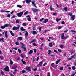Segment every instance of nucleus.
Wrapping results in <instances>:
<instances>
[{
	"label": "nucleus",
	"mask_w": 76,
	"mask_h": 76,
	"mask_svg": "<svg viewBox=\"0 0 76 76\" xmlns=\"http://www.w3.org/2000/svg\"><path fill=\"white\" fill-rule=\"evenodd\" d=\"M31 67L30 66L26 68V70H28V72H31Z\"/></svg>",
	"instance_id": "nucleus-5"
},
{
	"label": "nucleus",
	"mask_w": 76,
	"mask_h": 76,
	"mask_svg": "<svg viewBox=\"0 0 76 76\" xmlns=\"http://www.w3.org/2000/svg\"><path fill=\"white\" fill-rule=\"evenodd\" d=\"M18 41H22L23 40L22 37H19L18 38L16 39Z\"/></svg>",
	"instance_id": "nucleus-9"
},
{
	"label": "nucleus",
	"mask_w": 76,
	"mask_h": 76,
	"mask_svg": "<svg viewBox=\"0 0 76 76\" xmlns=\"http://www.w3.org/2000/svg\"><path fill=\"white\" fill-rule=\"evenodd\" d=\"M54 63H52L51 64V67H53L54 66Z\"/></svg>",
	"instance_id": "nucleus-43"
},
{
	"label": "nucleus",
	"mask_w": 76,
	"mask_h": 76,
	"mask_svg": "<svg viewBox=\"0 0 76 76\" xmlns=\"http://www.w3.org/2000/svg\"><path fill=\"white\" fill-rule=\"evenodd\" d=\"M72 69L73 70H76V68L75 67V66H74L72 67Z\"/></svg>",
	"instance_id": "nucleus-26"
},
{
	"label": "nucleus",
	"mask_w": 76,
	"mask_h": 76,
	"mask_svg": "<svg viewBox=\"0 0 76 76\" xmlns=\"http://www.w3.org/2000/svg\"><path fill=\"white\" fill-rule=\"evenodd\" d=\"M21 44L22 45V46H21V48L24 49V52L26 51V48L24 47V46H25V45H24V44H23V43H21Z\"/></svg>",
	"instance_id": "nucleus-3"
},
{
	"label": "nucleus",
	"mask_w": 76,
	"mask_h": 76,
	"mask_svg": "<svg viewBox=\"0 0 76 76\" xmlns=\"http://www.w3.org/2000/svg\"><path fill=\"white\" fill-rule=\"evenodd\" d=\"M21 31H25L26 29H24L23 27H21L20 28Z\"/></svg>",
	"instance_id": "nucleus-19"
},
{
	"label": "nucleus",
	"mask_w": 76,
	"mask_h": 76,
	"mask_svg": "<svg viewBox=\"0 0 76 76\" xmlns=\"http://www.w3.org/2000/svg\"><path fill=\"white\" fill-rule=\"evenodd\" d=\"M48 19H45V21H44V23H45L47 22H48Z\"/></svg>",
	"instance_id": "nucleus-32"
},
{
	"label": "nucleus",
	"mask_w": 76,
	"mask_h": 76,
	"mask_svg": "<svg viewBox=\"0 0 76 76\" xmlns=\"http://www.w3.org/2000/svg\"><path fill=\"white\" fill-rule=\"evenodd\" d=\"M17 7H19V8H22V6L19 5H17Z\"/></svg>",
	"instance_id": "nucleus-21"
},
{
	"label": "nucleus",
	"mask_w": 76,
	"mask_h": 76,
	"mask_svg": "<svg viewBox=\"0 0 76 76\" xmlns=\"http://www.w3.org/2000/svg\"><path fill=\"white\" fill-rule=\"evenodd\" d=\"M58 51L59 52H60V53H61L62 52L61 50L60 49H58Z\"/></svg>",
	"instance_id": "nucleus-46"
},
{
	"label": "nucleus",
	"mask_w": 76,
	"mask_h": 76,
	"mask_svg": "<svg viewBox=\"0 0 76 76\" xmlns=\"http://www.w3.org/2000/svg\"><path fill=\"white\" fill-rule=\"evenodd\" d=\"M37 70V68H35L33 69L34 71H36Z\"/></svg>",
	"instance_id": "nucleus-58"
},
{
	"label": "nucleus",
	"mask_w": 76,
	"mask_h": 76,
	"mask_svg": "<svg viewBox=\"0 0 76 76\" xmlns=\"http://www.w3.org/2000/svg\"><path fill=\"white\" fill-rule=\"evenodd\" d=\"M32 10L33 11V12H38V10L37 9L33 8L32 9Z\"/></svg>",
	"instance_id": "nucleus-10"
},
{
	"label": "nucleus",
	"mask_w": 76,
	"mask_h": 76,
	"mask_svg": "<svg viewBox=\"0 0 76 76\" xmlns=\"http://www.w3.org/2000/svg\"><path fill=\"white\" fill-rule=\"evenodd\" d=\"M44 18H43L42 19H40V21H42V20H44Z\"/></svg>",
	"instance_id": "nucleus-51"
},
{
	"label": "nucleus",
	"mask_w": 76,
	"mask_h": 76,
	"mask_svg": "<svg viewBox=\"0 0 76 76\" xmlns=\"http://www.w3.org/2000/svg\"><path fill=\"white\" fill-rule=\"evenodd\" d=\"M15 18V15H13L11 17V18L12 19H13V18Z\"/></svg>",
	"instance_id": "nucleus-40"
},
{
	"label": "nucleus",
	"mask_w": 76,
	"mask_h": 76,
	"mask_svg": "<svg viewBox=\"0 0 76 76\" xmlns=\"http://www.w3.org/2000/svg\"><path fill=\"white\" fill-rule=\"evenodd\" d=\"M28 32L26 33L25 34V36H28Z\"/></svg>",
	"instance_id": "nucleus-39"
},
{
	"label": "nucleus",
	"mask_w": 76,
	"mask_h": 76,
	"mask_svg": "<svg viewBox=\"0 0 76 76\" xmlns=\"http://www.w3.org/2000/svg\"><path fill=\"white\" fill-rule=\"evenodd\" d=\"M60 20H61V19H58V18H56V22H58V21H60Z\"/></svg>",
	"instance_id": "nucleus-28"
},
{
	"label": "nucleus",
	"mask_w": 76,
	"mask_h": 76,
	"mask_svg": "<svg viewBox=\"0 0 76 76\" xmlns=\"http://www.w3.org/2000/svg\"><path fill=\"white\" fill-rule=\"evenodd\" d=\"M29 13V12L27 11H26L24 13V15H27Z\"/></svg>",
	"instance_id": "nucleus-24"
},
{
	"label": "nucleus",
	"mask_w": 76,
	"mask_h": 76,
	"mask_svg": "<svg viewBox=\"0 0 76 76\" xmlns=\"http://www.w3.org/2000/svg\"><path fill=\"white\" fill-rule=\"evenodd\" d=\"M71 31L72 32H75V34H76V31L73 30H71Z\"/></svg>",
	"instance_id": "nucleus-35"
},
{
	"label": "nucleus",
	"mask_w": 76,
	"mask_h": 76,
	"mask_svg": "<svg viewBox=\"0 0 76 76\" xmlns=\"http://www.w3.org/2000/svg\"><path fill=\"white\" fill-rule=\"evenodd\" d=\"M4 39V38L2 37V38H0V41H2Z\"/></svg>",
	"instance_id": "nucleus-52"
},
{
	"label": "nucleus",
	"mask_w": 76,
	"mask_h": 76,
	"mask_svg": "<svg viewBox=\"0 0 76 76\" xmlns=\"http://www.w3.org/2000/svg\"><path fill=\"white\" fill-rule=\"evenodd\" d=\"M4 70L6 72H9V66H7L4 68Z\"/></svg>",
	"instance_id": "nucleus-7"
},
{
	"label": "nucleus",
	"mask_w": 76,
	"mask_h": 76,
	"mask_svg": "<svg viewBox=\"0 0 76 76\" xmlns=\"http://www.w3.org/2000/svg\"><path fill=\"white\" fill-rule=\"evenodd\" d=\"M0 58L1 59V60H3V58L2 57V56L1 55L0 56Z\"/></svg>",
	"instance_id": "nucleus-61"
},
{
	"label": "nucleus",
	"mask_w": 76,
	"mask_h": 76,
	"mask_svg": "<svg viewBox=\"0 0 76 76\" xmlns=\"http://www.w3.org/2000/svg\"><path fill=\"white\" fill-rule=\"evenodd\" d=\"M48 52H49V53H48V55H50V54H51V53H52V52H51V51L50 50H49Z\"/></svg>",
	"instance_id": "nucleus-29"
},
{
	"label": "nucleus",
	"mask_w": 76,
	"mask_h": 76,
	"mask_svg": "<svg viewBox=\"0 0 76 76\" xmlns=\"http://www.w3.org/2000/svg\"><path fill=\"white\" fill-rule=\"evenodd\" d=\"M16 68H17V66H15L13 68V69H16Z\"/></svg>",
	"instance_id": "nucleus-48"
},
{
	"label": "nucleus",
	"mask_w": 76,
	"mask_h": 76,
	"mask_svg": "<svg viewBox=\"0 0 76 76\" xmlns=\"http://www.w3.org/2000/svg\"><path fill=\"white\" fill-rule=\"evenodd\" d=\"M32 53H33V50H30V51L29 53V54H32Z\"/></svg>",
	"instance_id": "nucleus-18"
},
{
	"label": "nucleus",
	"mask_w": 76,
	"mask_h": 76,
	"mask_svg": "<svg viewBox=\"0 0 76 76\" xmlns=\"http://www.w3.org/2000/svg\"><path fill=\"white\" fill-rule=\"evenodd\" d=\"M21 61L23 63V64H26V62L25 61H23V58H22L21 59Z\"/></svg>",
	"instance_id": "nucleus-17"
},
{
	"label": "nucleus",
	"mask_w": 76,
	"mask_h": 76,
	"mask_svg": "<svg viewBox=\"0 0 76 76\" xmlns=\"http://www.w3.org/2000/svg\"><path fill=\"white\" fill-rule=\"evenodd\" d=\"M60 61V60H58L56 62V64H58V63H59V61Z\"/></svg>",
	"instance_id": "nucleus-25"
},
{
	"label": "nucleus",
	"mask_w": 76,
	"mask_h": 76,
	"mask_svg": "<svg viewBox=\"0 0 76 76\" xmlns=\"http://www.w3.org/2000/svg\"><path fill=\"white\" fill-rule=\"evenodd\" d=\"M28 21H29V22H31V18H28Z\"/></svg>",
	"instance_id": "nucleus-44"
},
{
	"label": "nucleus",
	"mask_w": 76,
	"mask_h": 76,
	"mask_svg": "<svg viewBox=\"0 0 76 76\" xmlns=\"http://www.w3.org/2000/svg\"><path fill=\"white\" fill-rule=\"evenodd\" d=\"M3 12H6V13H9V12H10V11H3Z\"/></svg>",
	"instance_id": "nucleus-36"
},
{
	"label": "nucleus",
	"mask_w": 76,
	"mask_h": 76,
	"mask_svg": "<svg viewBox=\"0 0 76 76\" xmlns=\"http://www.w3.org/2000/svg\"><path fill=\"white\" fill-rule=\"evenodd\" d=\"M16 22V23H19V20H17Z\"/></svg>",
	"instance_id": "nucleus-47"
},
{
	"label": "nucleus",
	"mask_w": 76,
	"mask_h": 76,
	"mask_svg": "<svg viewBox=\"0 0 76 76\" xmlns=\"http://www.w3.org/2000/svg\"><path fill=\"white\" fill-rule=\"evenodd\" d=\"M69 15L71 16V18L73 20H75V15H73V14L71 13H69Z\"/></svg>",
	"instance_id": "nucleus-1"
},
{
	"label": "nucleus",
	"mask_w": 76,
	"mask_h": 76,
	"mask_svg": "<svg viewBox=\"0 0 76 76\" xmlns=\"http://www.w3.org/2000/svg\"><path fill=\"white\" fill-rule=\"evenodd\" d=\"M19 28H20V26H18V27H13L12 28V30L13 31H19Z\"/></svg>",
	"instance_id": "nucleus-2"
},
{
	"label": "nucleus",
	"mask_w": 76,
	"mask_h": 76,
	"mask_svg": "<svg viewBox=\"0 0 76 76\" xmlns=\"http://www.w3.org/2000/svg\"><path fill=\"white\" fill-rule=\"evenodd\" d=\"M57 15V13H54L53 14V16H54L55 15Z\"/></svg>",
	"instance_id": "nucleus-53"
},
{
	"label": "nucleus",
	"mask_w": 76,
	"mask_h": 76,
	"mask_svg": "<svg viewBox=\"0 0 76 76\" xmlns=\"http://www.w3.org/2000/svg\"><path fill=\"white\" fill-rule=\"evenodd\" d=\"M50 10L51 11L53 10V8L52 7V6H50Z\"/></svg>",
	"instance_id": "nucleus-31"
},
{
	"label": "nucleus",
	"mask_w": 76,
	"mask_h": 76,
	"mask_svg": "<svg viewBox=\"0 0 76 76\" xmlns=\"http://www.w3.org/2000/svg\"><path fill=\"white\" fill-rule=\"evenodd\" d=\"M62 10L63 12L64 11H66V12H67V7H64L63 9Z\"/></svg>",
	"instance_id": "nucleus-11"
},
{
	"label": "nucleus",
	"mask_w": 76,
	"mask_h": 76,
	"mask_svg": "<svg viewBox=\"0 0 76 76\" xmlns=\"http://www.w3.org/2000/svg\"><path fill=\"white\" fill-rule=\"evenodd\" d=\"M33 45L34 46H37V44H35V43H33Z\"/></svg>",
	"instance_id": "nucleus-60"
},
{
	"label": "nucleus",
	"mask_w": 76,
	"mask_h": 76,
	"mask_svg": "<svg viewBox=\"0 0 76 76\" xmlns=\"http://www.w3.org/2000/svg\"><path fill=\"white\" fill-rule=\"evenodd\" d=\"M21 57L22 58H24V56H23V54H21L20 55Z\"/></svg>",
	"instance_id": "nucleus-55"
},
{
	"label": "nucleus",
	"mask_w": 76,
	"mask_h": 76,
	"mask_svg": "<svg viewBox=\"0 0 76 76\" xmlns=\"http://www.w3.org/2000/svg\"><path fill=\"white\" fill-rule=\"evenodd\" d=\"M5 35L6 38H8V36H7V31H6L5 32Z\"/></svg>",
	"instance_id": "nucleus-13"
},
{
	"label": "nucleus",
	"mask_w": 76,
	"mask_h": 76,
	"mask_svg": "<svg viewBox=\"0 0 76 76\" xmlns=\"http://www.w3.org/2000/svg\"><path fill=\"white\" fill-rule=\"evenodd\" d=\"M23 12H21L17 14V15L18 17H22V15H23Z\"/></svg>",
	"instance_id": "nucleus-4"
},
{
	"label": "nucleus",
	"mask_w": 76,
	"mask_h": 76,
	"mask_svg": "<svg viewBox=\"0 0 76 76\" xmlns=\"http://www.w3.org/2000/svg\"><path fill=\"white\" fill-rule=\"evenodd\" d=\"M1 75H4V72H3L2 71H1Z\"/></svg>",
	"instance_id": "nucleus-45"
},
{
	"label": "nucleus",
	"mask_w": 76,
	"mask_h": 76,
	"mask_svg": "<svg viewBox=\"0 0 76 76\" xmlns=\"http://www.w3.org/2000/svg\"><path fill=\"white\" fill-rule=\"evenodd\" d=\"M39 57H37V61H38V60H39Z\"/></svg>",
	"instance_id": "nucleus-54"
},
{
	"label": "nucleus",
	"mask_w": 76,
	"mask_h": 76,
	"mask_svg": "<svg viewBox=\"0 0 76 76\" xmlns=\"http://www.w3.org/2000/svg\"><path fill=\"white\" fill-rule=\"evenodd\" d=\"M30 2H31V0H26V3H30Z\"/></svg>",
	"instance_id": "nucleus-12"
},
{
	"label": "nucleus",
	"mask_w": 76,
	"mask_h": 76,
	"mask_svg": "<svg viewBox=\"0 0 76 76\" xmlns=\"http://www.w3.org/2000/svg\"><path fill=\"white\" fill-rule=\"evenodd\" d=\"M15 44L16 45H19V42H17L16 43H15Z\"/></svg>",
	"instance_id": "nucleus-37"
},
{
	"label": "nucleus",
	"mask_w": 76,
	"mask_h": 76,
	"mask_svg": "<svg viewBox=\"0 0 76 76\" xmlns=\"http://www.w3.org/2000/svg\"><path fill=\"white\" fill-rule=\"evenodd\" d=\"M26 73V71L25 70H22V73Z\"/></svg>",
	"instance_id": "nucleus-30"
},
{
	"label": "nucleus",
	"mask_w": 76,
	"mask_h": 76,
	"mask_svg": "<svg viewBox=\"0 0 76 76\" xmlns=\"http://www.w3.org/2000/svg\"><path fill=\"white\" fill-rule=\"evenodd\" d=\"M34 61H35V58L33 57V62H34Z\"/></svg>",
	"instance_id": "nucleus-62"
},
{
	"label": "nucleus",
	"mask_w": 76,
	"mask_h": 76,
	"mask_svg": "<svg viewBox=\"0 0 76 76\" xmlns=\"http://www.w3.org/2000/svg\"><path fill=\"white\" fill-rule=\"evenodd\" d=\"M61 38L62 39H65L66 38V37H64V34L62 33V34Z\"/></svg>",
	"instance_id": "nucleus-6"
},
{
	"label": "nucleus",
	"mask_w": 76,
	"mask_h": 76,
	"mask_svg": "<svg viewBox=\"0 0 76 76\" xmlns=\"http://www.w3.org/2000/svg\"><path fill=\"white\" fill-rule=\"evenodd\" d=\"M62 28V27L59 26L58 28V29H61V28Z\"/></svg>",
	"instance_id": "nucleus-63"
},
{
	"label": "nucleus",
	"mask_w": 76,
	"mask_h": 76,
	"mask_svg": "<svg viewBox=\"0 0 76 76\" xmlns=\"http://www.w3.org/2000/svg\"><path fill=\"white\" fill-rule=\"evenodd\" d=\"M10 32L11 34V35H12V36H15V34H14V33H13V32H12V31H10Z\"/></svg>",
	"instance_id": "nucleus-14"
},
{
	"label": "nucleus",
	"mask_w": 76,
	"mask_h": 76,
	"mask_svg": "<svg viewBox=\"0 0 76 76\" xmlns=\"http://www.w3.org/2000/svg\"><path fill=\"white\" fill-rule=\"evenodd\" d=\"M33 50L35 53H37V50L36 49H34Z\"/></svg>",
	"instance_id": "nucleus-50"
},
{
	"label": "nucleus",
	"mask_w": 76,
	"mask_h": 76,
	"mask_svg": "<svg viewBox=\"0 0 76 76\" xmlns=\"http://www.w3.org/2000/svg\"><path fill=\"white\" fill-rule=\"evenodd\" d=\"M10 64L11 65H12V64H13V62L12 61V60H11V59L10 60Z\"/></svg>",
	"instance_id": "nucleus-27"
},
{
	"label": "nucleus",
	"mask_w": 76,
	"mask_h": 76,
	"mask_svg": "<svg viewBox=\"0 0 76 76\" xmlns=\"http://www.w3.org/2000/svg\"><path fill=\"white\" fill-rule=\"evenodd\" d=\"M18 51L19 53H21L22 51L20 49H18Z\"/></svg>",
	"instance_id": "nucleus-34"
},
{
	"label": "nucleus",
	"mask_w": 76,
	"mask_h": 76,
	"mask_svg": "<svg viewBox=\"0 0 76 76\" xmlns=\"http://www.w3.org/2000/svg\"><path fill=\"white\" fill-rule=\"evenodd\" d=\"M6 28L5 27V26H2L1 27V28H2V29H4V28Z\"/></svg>",
	"instance_id": "nucleus-49"
},
{
	"label": "nucleus",
	"mask_w": 76,
	"mask_h": 76,
	"mask_svg": "<svg viewBox=\"0 0 76 76\" xmlns=\"http://www.w3.org/2000/svg\"><path fill=\"white\" fill-rule=\"evenodd\" d=\"M10 24H6L4 25L5 26V27H8V26H9L10 25Z\"/></svg>",
	"instance_id": "nucleus-23"
},
{
	"label": "nucleus",
	"mask_w": 76,
	"mask_h": 76,
	"mask_svg": "<svg viewBox=\"0 0 76 76\" xmlns=\"http://www.w3.org/2000/svg\"><path fill=\"white\" fill-rule=\"evenodd\" d=\"M22 25L23 26H26V23H23Z\"/></svg>",
	"instance_id": "nucleus-57"
},
{
	"label": "nucleus",
	"mask_w": 76,
	"mask_h": 76,
	"mask_svg": "<svg viewBox=\"0 0 76 76\" xmlns=\"http://www.w3.org/2000/svg\"><path fill=\"white\" fill-rule=\"evenodd\" d=\"M43 62V61H42L41 62L39 63V64H38V65H37V66L38 67L39 66H41L42 65V63Z\"/></svg>",
	"instance_id": "nucleus-15"
},
{
	"label": "nucleus",
	"mask_w": 76,
	"mask_h": 76,
	"mask_svg": "<svg viewBox=\"0 0 76 76\" xmlns=\"http://www.w3.org/2000/svg\"><path fill=\"white\" fill-rule=\"evenodd\" d=\"M32 4L36 8H37V6H36V4H35V3L34 2H32Z\"/></svg>",
	"instance_id": "nucleus-16"
},
{
	"label": "nucleus",
	"mask_w": 76,
	"mask_h": 76,
	"mask_svg": "<svg viewBox=\"0 0 76 76\" xmlns=\"http://www.w3.org/2000/svg\"><path fill=\"white\" fill-rule=\"evenodd\" d=\"M36 41V39H33L31 41V43L34 42H35Z\"/></svg>",
	"instance_id": "nucleus-33"
},
{
	"label": "nucleus",
	"mask_w": 76,
	"mask_h": 76,
	"mask_svg": "<svg viewBox=\"0 0 76 76\" xmlns=\"http://www.w3.org/2000/svg\"><path fill=\"white\" fill-rule=\"evenodd\" d=\"M7 18H9L10 17V14H9L7 15Z\"/></svg>",
	"instance_id": "nucleus-41"
},
{
	"label": "nucleus",
	"mask_w": 76,
	"mask_h": 76,
	"mask_svg": "<svg viewBox=\"0 0 76 76\" xmlns=\"http://www.w3.org/2000/svg\"><path fill=\"white\" fill-rule=\"evenodd\" d=\"M67 31H68V30L66 29L64 31V32H65V33H66L67 32Z\"/></svg>",
	"instance_id": "nucleus-56"
},
{
	"label": "nucleus",
	"mask_w": 76,
	"mask_h": 76,
	"mask_svg": "<svg viewBox=\"0 0 76 76\" xmlns=\"http://www.w3.org/2000/svg\"><path fill=\"white\" fill-rule=\"evenodd\" d=\"M52 44H53L52 43H49V45L50 47H53Z\"/></svg>",
	"instance_id": "nucleus-22"
},
{
	"label": "nucleus",
	"mask_w": 76,
	"mask_h": 76,
	"mask_svg": "<svg viewBox=\"0 0 76 76\" xmlns=\"http://www.w3.org/2000/svg\"><path fill=\"white\" fill-rule=\"evenodd\" d=\"M61 24H62V25H64L65 24H66V23L64 21H63L61 23Z\"/></svg>",
	"instance_id": "nucleus-38"
},
{
	"label": "nucleus",
	"mask_w": 76,
	"mask_h": 76,
	"mask_svg": "<svg viewBox=\"0 0 76 76\" xmlns=\"http://www.w3.org/2000/svg\"><path fill=\"white\" fill-rule=\"evenodd\" d=\"M75 54H74V55H73V56H72L71 58H68V61H69V60H72V58H74V57H75Z\"/></svg>",
	"instance_id": "nucleus-8"
},
{
	"label": "nucleus",
	"mask_w": 76,
	"mask_h": 76,
	"mask_svg": "<svg viewBox=\"0 0 76 76\" xmlns=\"http://www.w3.org/2000/svg\"><path fill=\"white\" fill-rule=\"evenodd\" d=\"M47 76H50V74L49 73H48L47 74Z\"/></svg>",
	"instance_id": "nucleus-64"
},
{
	"label": "nucleus",
	"mask_w": 76,
	"mask_h": 76,
	"mask_svg": "<svg viewBox=\"0 0 76 76\" xmlns=\"http://www.w3.org/2000/svg\"><path fill=\"white\" fill-rule=\"evenodd\" d=\"M54 52L57 53V54L58 53V52H57V51L56 50H54Z\"/></svg>",
	"instance_id": "nucleus-59"
},
{
	"label": "nucleus",
	"mask_w": 76,
	"mask_h": 76,
	"mask_svg": "<svg viewBox=\"0 0 76 76\" xmlns=\"http://www.w3.org/2000/svg\"><path fill=\"white\" fill-rule=\"evenodd\" d=\"M60 47L61 48H64V47L63 46V45H61L60 46Z\"/></svg>",
	"instance_id": "nucleus-42"
},
{
	"label": "nucleus",
	"mask_w": 76,
	"mask_h": 76,
	"mask_svg": "<svg viewBox=\"0 0 76 76\" xmlns=\"http://www.w3.org/2000/svg\"><path fill=\"white\" fill-rule=\"evenodd\" d=\"M37 33L35 31H33L32 34L33 35H35V34H37Z\"/></svg>",
	"instance_id": "nucleus-20"
}]
</instances>
